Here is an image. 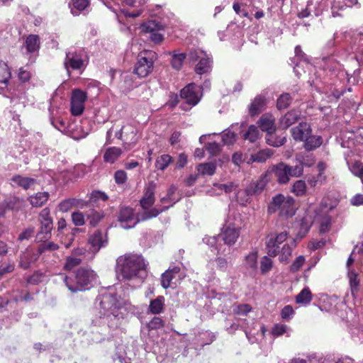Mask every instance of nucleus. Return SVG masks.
<instances>
[{"mask_svg":"<svg viewBox=\"0 0 363 363\" xmlns=\"http://www.w3.org/2000/svg\"><path fill=\"white\" fill-rule=\"evenodd\" d=\"M157 59L156 52L151 50H144L138 56V62L134 68V73L139 77H145L153 69V65Z\"/></svg>","mask_w":363,"mask_h":363,"instance_id":"39448f33","label":"nucleus"},{"mask_svg":"<svg viewBox=\"0 0 363 363\" xmlns=\"http://www.w3.org/2000/svg\"><path fill=\"white\" fill-rule=\"evenodd\" d=\"M267 182V174L262 175L258 180L250 182L245 189L247 196L258 195L264 189Z\"/></svg>","mask_w":363,"mask_h":363,"instance_id":"f3484780","label":"nucleus"},{"mask_svg":"<svg viewBox=\"0 0 363 363\" xmlns=\"http://www.w3.org/2000/svg\"><path fill=\"white\" fill-rule=\"evenodd\" d=\"M39 222L43 228H47L52 231L53 228L52 218L50 217V211L48 208H45L39 214Z\"/></svg>","mask_w":363,"mask_h":363,"instance_id":"393cba45","label":"nucleus"},{"mask_svg":"<svg viewBox=\"0 0 363 363\" xmlns=\"http://www.w3.org/2000/svg\"><path fill=\"white\" fill-rule=\"evenodd\" d=\"M164 321L160 317L155 316L147 324V328L149 330H157L164 326Z\"/></svg>","mask_w":363,"mask_h":363,"instance_id":"09e8293b","label":"nucleus"},{"mask_svg":"<svg viewBox=\"0 0 363 363\" xmlns=\"http://www.w3.org/2000/svg\"><path fill=\"white\" fill-rule=\"evenodd\" d=\"M72 220L76 226H82L85 223L84 216L79 211L72 213Z\"/></svg>","mask_w":363,"mask_h":363,"instance_id":"bf43d9fd","label":"nucleus"},{"mask_svg":"<svg viewBox=\"0 0 363 363\" xmlns=\"http://www.w3.org/2000/svg\"><path fill=\"white\" fill-rule=\"evenodd\" d=\"M106 242L107 240L106 237L103 236L102 232L101 230H96L88 239V243L90 245L89 250L93 253H96L105 245Z\"/></svg>","mask_w":363,"mask_h":363,"instance_id":"a211bd4d","label":"nucleus"},{"mask_svg":"<svg viewBox=\"0 0 363 363\" xmlns=\"http://www.w3.org/2000/svg\"><path fill=\"white\" fill-rule=\"evenodd\" d=\"M322 143V138L319 135H313L311 133L303 141V147L306 151H312L319 147Z\"/></svg>","mask_w":363,"mask_h":363,"instance_id":"b1692460","label":"nucleus"},{"mask_svg":"<svg viewBox=\"0 0 363 363\" xmlns=\"http://www.w3.org/2000/svg\"><path fill=\"white\" fill-rule=\"evenodd\" d=\"M48 192H38L29 197V201L32 206L38 208L42 206L49 199Z\"/></svg>","mask_w":363,"mask_h":363,"instance_id":"c85d7f7f","label":"nucleus"},{"mask_svg":"<svg viewBox=\"0 0 363 363\" xmlns=\"http://www.w3.org/2000/svg\"><path fill=\"white\" fill-rule=\"evenodd\" d=\"M87 99V94L81 89H76L72 91L71 97V113L73 116H80L84 111V103Z\"/></svg>","mask_w":363,"mask_h":363,"instance_id":"0eeeda50","label":"nucleus"},{"mask_svg":"<svg viewBox=\"0 0 363 363\" xmlns=\"http://www.w3.org/2000/svg\"><path fill=\"white\" fill-rule=\"evenodd\" d=\"M199 88L194 83L189 84L180 91V97L190 106L196 105L201 98L198 94Z\"/></svg>","mask_w":363,"mask_h":363,"instance_id":"ddd939ff","label":"nucleus"},{"mask_svg":"<svg viewBox=\"0 0 363 363\" xmlns=\"http://www.w3.org/2000/svg\"><path fill=\"white\" fill-rule=\"evenodd\" d=\"M348 277L352 292L357 291L359 285V281L357 279V274L353 271H350L348 273Z\"/></svg>","mask_w":363,"mask_h":363,"instance_id":"3c124183","label":"nucleus"},{"mask_svg":"<svg viewBox=\"0 0 363 363\" xmlns=\"http://www.w3.org/2000/svg\"><path fill=\"white\" fill-rule=\"evenodd\" d=\"M289 165L280 162L272 167L267 172V175H273L279 184H285L290 179Z\"/></svg>","mask_w":363,"mask_h":363,"instance_id":"9b49d317","label":"nucleus"},{"mask_svg":"<svg viewBox=\"0 0 363 363\" xmlns=\"http://www.w3.org/2000/svg\"><path fill=\"white\" fill-rule=\"evenodd\" d=\"M145 263L142 256L126 254L116 259V272L119 280H130L145 274Z\"/></svg>","mask_w":363,"mask_h":363,"instance_id":"f257e3e1","label":"nucleus"},{"mask_svg":"<svg viewBox=\"0 0 363 363\" xmlns=\"http://www.w3.org/2000/svg\"><path fill=\"white\" fill-rule=\"evenodd\" d=\"M122 151L119 147H109L106 150L104 155V160L106 162L113 163L119 157Z\"/></svg>","mask_w":363,"mask_h":363,"instance_id":"7c9ffc66","label":"nucleus"},{"mask_svg":"<svg viewBox=\"0 0 363 363\" xmlns=\"http://www.w3.org/2000/svg\"><path fill=\"white\" fill-rule=\"evenodd\" d=\"M305 259L303 256L298 257L292 263V264L290 267V269L291 272H295L299 270V269L303 266L304 264Z\"/></svg>","mask_w":363,"mask_h":363,"instance_id":"69168bd1","label":"nucleus"},{"mask_svg":"<svg viewBox=\"0 0 363 363\" xmlns=\"http://www.w3.org/2000/svg\"><path fill=\"white\" fill-rule=\"evenodd\" d=\"M352 173L356 177H363V164L359 161L354 162L350 167Z\"/></svg>","mask_w":363,"mask_h":363,"instance_id":"864d4df0","label":"nucleus"},{"mask_svg":"<svg viewBox=\"0 0 363 363\" xmlns=\"http://www.w3.org/2000/svg\"><path fill=\"white\" fill-rule=\"evenodd\" d=\"M164 297L159 296L156 298L151 300L149 306V311L152 314H160L164 308Z\"/></svg>","mask_w":363,"mask_h":363,"instance_id":"a878e982","label":"nucleus"},{"mask_svg":"<svg viewBox=\"0 0 363 363\" xmlns=\"http://www.w3.org/2000/svg\"><path fill=\"white\" fill-rule=\"evenodd\" d=\"M82 260L80 258L74 257H68L66 259L64 269L66 270H72L75 267L79 266L82 263Z\"/></svg>","mask_w":363,"mask_h":363,"instance_id":"de8ad7c7","label":"nucleus"},{"mask_svg":"<svg viewBox=\"0 0 363 363\" xmlns=\"http://www.w3.org/2000/svg\"><path fill=\"white\" fill-rule=\"evenodd\" d=\"M43 273L40 272H35L27 279V282L32 285H38L43 281Z\"/></svg>","mask_w":363,"mask_h":363,"instance_id":"5fc2aeb1","label":"nucleus"},{"mask_svg":"<svg viewBox=\"0 0 363 363\" xmlns=\"http://www.w3.org/2000/svg\"><path fill=\"white\" fill-rule=\"evenodd\" d=\"M287 233L281 232L276 236H271L266 240L267 253L270 257H276L280 252V245L286 241Z\"/></svg>","mask_w":363,"mask_h":363,"instance_id":"9d476101","label":"nucleus"},{"mask_svg":"<svg viewBox=\"0 0 363 363\" xmlns=\"http://www.w3.org/2000/svg\"><path fill=\"white\" fill-rule=\"evenodd\" d=\"M293 96L289 93L281 94L277 100V108L279 110L287 108L291 104Z\"/></svg>","mask_w":363,"mask_h":363,"instance_id":"72a5a7b5","label":"nucleus"},{"mask_svg":"<svg viewBox=\"0 0 363 363\" xmlns=\"http://www.w3.org/2000/svg\"><path fill=\"white\" fill-rule=\"evenodd\" d=\"M13 182L17 184L18 186H22L25 189H29L32 185L35 184V179L30 177H23L20 175H17L13 177Z\"/></svg>","mask_w":363,"mask_h":363,"instance_id":"4c0bfd02","label":"nucleus"},{"mask_svg":"<svg viewBox=\"0 0 363 363\" xmlns=\"http://www.w3.org/2000/svg\"><path fill=\"white\" fill-rule=\"evenodd\" d=\"M216 262L217 267L220 270L223 271V272L226 271V269L228 268V261L225 258L221 257H217L216 259Z\"/></svg>","mask_w":363,"mask_h":363,"instance_id":"774afa93","label":"nucleus"},{"mask_svg":"<svg viewBox=\"0 0 363 363\" xmlns=\"http://www.w3.org/2000/svg\"><path fill=\"white\" fill-rule=\"evenodd\" d=\"M312 299V294L308 287L304 288L296 296V301L297 303L308 304Z\"/></svg>","mask_w":363,"mask_h":363,"instance_id":"58836bf2","label":"nucleus"},{"mask_svg":"<svg viewBox=\"0 0 363 363\" xmlns=\"http://www.w3.org/2000/svg\"><path fill=\"white\" fill-rule=\"evenodd\" d=\"M141 30L145 33H150V40L156 44L162 43L164 40L163 35L158 33L159 30H164V27L155 21L144 23L141 26Z\"/></svg>","mask_w":363,"mask_h":363,"instance_id":"6e6552de","label":"nucleus"},{"mask_svg":"<svg viewBox=\"0 0 363 363\" xmlns=\"http://www.w3.org/2000/svg\"><path fill=\"white\" fill-rule=\"evenodd\" d=\"M50 236L51 230L47 228H43V227L40 225V230L36 235V240L38 242H43L48 240L50 238Z\"/></svg>","mask_w":363,"mask_h":363,"instance_id":"6e6d98bb","label":"nucleus"},{"mask_svg":"<svg viewBox=\"0 0 363 363\" xmlns=\"http://www.w3.org/2000/svg\"><path fill=\"white\" fill-rule=\"evenodd\" d=\"M11 76L8 65L3 61H0V83L6 84Z\"/></svg>","mask_w":363,"mask_h":363,"instance_id":"37998d69","label":"nucleus"},{"mask_svg":"<svg viewBox=\"0 0 363 363\" xmlns=\"http://www.w3.org/2000/svg\"><path fill=\"white\" fill-rule=\"evenodd\" d=\"M240 236V228L235 226L234 224L224 225L221 228L220 233L218 235L225 245H233Z\"/></svg>","mask_w":363,"mask_h":363,"instance_id":"f8f14e48","label":"nucleus"},{"mask_svg":"<svg viewBox=\"0 0 363 363\" xmlns=\"http://www.w3.org/2000/svg\"><path fill=\"white\" fill-rule=\"evenodd\" d=\"M206 55V53L202 50H193L189 52V53L188 55V57H189V61L194 62L197 60L199 61Z\"/></svg>","mask_w":363,"mask_h":363,"instance_id":"13d9d810","label":"nucleus"},{"mask_svg":"<svg viewBox=\"0 0 363 363\" xmlns=\"http://www.w3.org/2000/svg\"><path fill=\"white\" fill-rule=\"evenodd\" d=\"M251 307L248 304L238 305L233 308V312L238 315H246L251 311Z\"/></svg>","mask_w":363,"mask_h":363,"instance_id":"680f3d73","label":"nucleus"},{"mask_svg":"<svg viewBox=\"0 0 363 363\" xmlns=\"http://www.w3.org/2000/svg\"><path fill=\"white\" fill-rule=\"evenodd\" d=\"M180 271L181 268L179 266H174L173 267H170L167 269L161 275L162 286L165 289L172 287V281L176 277V275L178 274Z\"/></svg>","mask_w":363,"mask_h":363,"instance_id":"412c9836","label":"nucleus"},{"mask_svg":"<svg viewBox=\"0 0 363 363\" xmlns=\"http://www.w3.org/2000/svg\"><path fill=\"white\" fill-rule=\"evenodd\" d=\"M272 267V260L267 256H264L260 262V270L262 274H264L271 270Z\"/></svg>","mask_w":363,"mask_h":363,"instance_id":"8fccbe9b","label":"nucleus"},{"mask_svg":"<svg viewBox=\"0 0 363 363\" xmlns=\"http://www.w3.org/2000/svg\"><path fill=\"white\" fill-rule=\"evenodd\" d=\"M242 137L244 140H248L250 143H255L260 137L258 128L255 125H250Z\"/></svg>","mask_w":363,"mask_h":363,"instance_id":"f704fd0d","label":"nucleus"},{"mask_svg":"<svg viewBox=\"0 0 363 363\" xmlns=\"http://www.w3.org/2000/svg\"><path fill=\"white\" fill-rule=\"evenodd\" d=\"M259 127L267 134L274 133L277 130L275 118L271 114L262 115L257 122Z\"/></svg>","mask_w":363,"mask_h":363,"instance_id":"aec40b11","label":"nucleus"},{"mask_svg":"<svg viewBox=\"0 0 363 363\" xmlns=\"http://www.w3.org/2000/svg\"><path fill=\"white\" fill-rule=\"evenodd\" d=\"M293 138L296 141L303 142L308 135L312 133L311 125L306 122H301L291 129Z\"/></svg>","mask_w":363,"mask_h":363,"instance_id":"dca6fc26","label":"nucleus"},{"mask_svg":"<svg viewBox=\"0 0 363 363\" xmlns=\"http://www.w3.org/2000/svg\"><path fill=\"white\" fill-rule=\"evenodd\" d=\"M273 153L274 152L271 149H264L259 150L257 153L252 155L250 160L252 162H264L268 158H269L273 155Z\"/></svg>","mask_w":363,"mask_h":363,"instance_id":"2f4dec72","label":"nucleus"},{"mask_svg":"<svg viewBox=\"0 0 363 363\" xmlns=\"http://www.w3.org/2000/svg\"><path fill=\"white\" fill-rule=\"evenodd\" d=\"M86 217L89 225L92 227H95L104 217V214L94 209H89L86 212Z\"/></svg>","mask_w":363,"mask_h":363,"instance_id":"c756f323","label":"nucleus"},{"mask_svg":"<svg viewBox=\"0 0 363 363\" xmlns=\"http://www.w3.org/2000/svg\"><path fill=\"white\" fill-rule=\"evenodd\" d=\"M291 192L296 196H302L306 192V184L303 180H298L295 182L291 187Z\"/></svg>","mask_w":363,"mask_h":363,"instance_id":"79ce46f5","label":"nucleus"},{"mask_svg":"<svg viewBox=\"0 0 363 363\" xmlns=\"http://www.w3.org/2000/svg\"><path fill=\"white\" fill-rule=\"evenodd\" d=\"M266 98L262 95H257L250 104L248 110L252 116L259 115L266 107Z\"/></svg>","mask_w":363,"mask_h":363,"instance_id":"4be33fe9","label":"nucleus"},{"mask_svg":"<svg viewBox=\"0 0 363 363\" xmlns=\"http://www.w3.org/2000/svg\"><path fill=\"white\" fill-rule=\"evenodd\" d=\"M85 55L83 50L69 51L66 53L65 66L68 70L69 67L72 69H81L84 67Z\"/></svg>","mask_w":363,"mask_h":363,"instance_id":"1a4fd4ad","label":"nucleus"},{"mask_svg":"<svg viewBox=\"0 0 363 363\" xmlns=\"http://www.w3.org/2000/svg\"><path fill=\"white\" fill-rule=\"evenodd\" d=\"M155 189L156 184L153 181L149 182L145 187L144 195L140 201L141 207L145 211H150L149 208L155 203Z\"/></svg>","mask_w":363,"mask_h":363,"instance_id":"4468645a","label":"nucleus"},{"mask_svg":"<svg viewBox=\"0 0 363 363\" xmlns=\"http://www.w3.org/2000/svg\"><path fill=\"white\" fill-rule=\"evenodd\" d=\"M89 4V0H72L71 13L74 16H78L81 11L88 6Z\"/></svg>","mask_w":363,"mask_h":363,"instance_id":"e433bc0d","label":"nucleus"},{"mask_svg":"<svg viewBox=\"0 0 363 363\" xmlns=\"http://www.w3.org/2000/svg\"><path fill=\"white\" fill-rule=\"evenodd\" d=\"M286 141L285 134L281 135H275L274 133L267 134V143L271 146L280 147L283 145Z\"/></svg>","mask_w":363,"mask_h":363,"instance_id":"473e14b6","label":"nucleus"},{"mask_svg":"<svg viewBox=\"0 0 363 363\" xmlns=\"http://www.w3.org/2000/svg\"><path fill=\"white\" fill-rule=\"evenodd\" d=\"M63 281L72 293L89 290L96 284L97 274L89 267H80L74 272V277L62 275Z\"/></svg>","mask_w":363,"mask_h":363,"instance_id":"f03ea898","label":"nucleus"},{"mask_svg":"<svg viewBox=\"0 0 363 363\" xmlns=\"http://www.w3.org/2000/svg\"><path fill=\"white\" fill-rule=\"evenodd\" d=\"M124 132L123 147L126 150H130L137 143V129L132 125H127L121 128Z\"/></svg>","mask_w":363,"mask_h":363,"instance_id":"2eb2a0df","label":"nucleus"},{"mask_svg":"<svg viewBox=\"0 0 363 363\" xmlns=\"http://www.w3.org/2000/svg\"><path fill=\"white\" fill-rule=\"evenodd\" d=\"M279 211L281 216L291 217L295 214L296 207L294 198L278 194L272 197L268 206V213H274Z\"/></svg>","mask_w":363,"mask_h":363,"instance_id":"20e7f679","label":"nucleus"},{"mask_svg":"<svg viewBox=\"0 0 363 363\" xmlns=\"http://www.w3.org/2000/svg\"><path fill=\"white\" fill-rule=\"evenodd\" d=\"M172 158L169 155H162L157 157L155 162V167L159 170H164L172 162Z\"/></svg>","mask_w":363,"mask_h":363,"instance_id":"a19ab883","label":"nucleus"},{"mask_svg":"<svg viewBox=\"0 0 363 363\" xmlns=\"http://www.w3.org/2000/svg\"><path fill=\"white\" fill-rule=\"evenodd\" d=\"M289 176L291 177H298L303 174V165L301 164L296 165L294 167L289 166Z\"/></svg>","mask_w":363,"mask_h":363,"instance_id":"052dcab7","label":"nucleus"},{"mask_svg":"<svg viewBox=\"0 0 363 363\" xmlns=\"http://www.w3.org/2000/svg\"><path fill=\"white\" fill-rule=\"evenodd\" d=\"M169 207H163L161 209L152 208L150 211H145L139 216L135 217L134 210L130 207H122L118 213V220L122 228L129 229L133 228L140 221H145L157 216L161 212Z\"/></svg>","mask_w":363,"mask_h":363,"instance_id":"7ed1b4c3","label":"nucleus"},{"mask_svg":"<svg viewBox=\"0 0 363 363\" xmlns=\"http://www.w3.org/2000/svg\"><path fill=\"white\" fill-rule=\"evenodd\" d=\"M206 147L207 151L214 156L218 155L221 151V145L216 142L208 143Z\"/></svg>","mask_w":363,"mask_h":363,"instance_id":"4d7b16f0","label":"nucleus"},{"mask_svg":"<svg viewBox=\"0 0 363 363\" xmlns=\"http://www.w3.org/2000/svg\"><path fill=\"white\" fill-rule=\"evenodd\" d=\"M245 264L246 267L255 270L257 267V253L252 252L247 255L245 259Z\"/></svg>","mask_w":363,"mask_h":363,"instance_id":"49530a36","label":"nucleus"},{"mask_svg":"<svg viewBox=\"0 0 363 363\" xmlns=\"http://www.w3.org/2000/svg\"><path fill=\"white\" fill-rule=\"evenodd\" d=\"M14 270V264L11 263H4L0 265V279L4 275L11 273Z\"/></svg>","mask_w":363,"mask_h":363,"instance_id":"0e129e2a","label":"nucleus"},{"mask_svg":"<svg viewBox=\"0 0 363 363\" xmlns=\"http://www.w3.org/2000/svg\"><path fill=\"white\" fill-rule=\"evenodd\" d=\"M216 167V164L214 162H205L198 164L196 167V170L198 172V174L199 175L212 176L215 174Z\"/></svg>","mask_w":363,"mask_h":363,"instance_id":"bb28decb","label":"nucleus"},{"mask_svg":"<svg viewBox=\"0 0 363 363\" xmlns=\"http://www.w3.org/2000/svg\"><path fill=\"white\" fill-rule=\"evenodd\" d=\"M186 58V54L184 52L178 53L176 51L172 52L171 60L172 67L177 70L180 69Z\"/></svg>","mask_w":363,"mask_h":363,"instance_id":"c9c22d12","label":"nucleus"},{"mask_svg":"<svg viewBox=\"0 0 363 363\" xmlns=\"http://www.w3.org/2000/svg\"><path fill=\"white\" fill-rule=\"evenodd\" d=\"M40 38L38 35H29L25 41L24 46L28 52H34L40 48Z\"/></svg>","mask_w":363,"mask_h":363,"instance_id":"cd10ccee","label":"nucleus"},{"mask_svg":"<svg viewBox=\"0 0 363 363\" xmlns=\"http://www.w3.org/2000/svg\"><path fill=\"white\" fill-rule=\"evenodd\" d=\"M115 181L118 184H122L125 182L127 179V175L125 171L118 170L114 174Z\"/></svg>","mask_w":363,"mask_h":363,"instance_id":"338daca9","label":"nucleus"},{"mask_svg":"<svg viewBox=\"0 0 363 363\" xmlns=\"http://www.w3.org/2000/svg\"><path fill=\"white\" fill-rule=\"evenodd\" d=\"M35 233V228L30 227L26 228L24 231L19 234L18 240L19 241H23L24 240L30 239Z\"/></svg>","mask_w":363,"mask_h":363,"instance_id":"e2e57ef3","label":"nucleus"},{"mask_svg":"<svg viewBox=\"0 0 363 363\" xmlns=\"http://www.w3.org/2000/svg\"><path fill=\"white\" fill-rule=\"evenodd\" d=\"M301 118L300 111L296 109H291L286 112L279 119L280 127L283 129H287L299 121Z\"/></svg>","mask_w":363,"mask_h":363,"instance_id":"6ab92c4d","label":"nucleus"},{"mask_svg":"<svg viewBox=\"0 0 363 363\" xmlns=\"http://www.w3.org/2000/svg\"><path fill=\"white\" fill-rule=\"evenodd\" d=\"M212 59L206 55L196 65L195 72L200 75L210 73L212 69Z\"/></svg>","mask_w":363,"mask_h":363,"instance_id":"5701e85b","label":"nucleus"},{"mask_svg":"<svg viewBox=\"0 0 363 363\" xmlns=\"http://www.w3.org/2000/svg\"><path fill=\"white\" fill-rule=\"evenodd\" d=\"M223 145H230L237 140V135L230 129L225 130L221 135Z\"/></svg>","mask_w":363,"mask_h":363,"instance_id":"c03bdc74","label":"nucleus"},{"mask_svg":"<svg viewBox=\"0 0 363 363\" xmlns=\"http://www.w3.org/2000/svg\"><path fill=\"white\" fill-rule=\"evenodd\" d=\"M99 301V313L101 316L118 315L119 303L115 294L105 293L98 298Z\"/></svg>","mask_w":363,"mask_h":363,"instance_id":"423d86ee","label":"nucleus"},{"mask_svg":"<svg viewBox=\"0 0 363 363\" xmlns=\"http://www.w3.org/2000/svg\"><path fill=\"white\" fill-rule=\"evenodd\" d=\"M59 249V245L54 242H45L38 245V255H42L45 252H53Z\"/></svg>","mask_w":363,"mask_h":363,"instance_id":"ea45409f","label":"nucleus"},{"mask_svg":"<svg viewBox=\"0 0 363 363\" xmlns=\"http://www.w3.org/2000/svg\"><path fill=\"white\" fill-rule=\"evenodd\" d=\"M8 210L18 211L21 206V200L17 197H9L4 201Z\"/></svg>","mask_w":363,"mask_h":363,"instance_id":"a18cd8bd","label":"nucleus"},{"mask_svg":"<svg viewBox=\"0 0 363 363\" xmlns=\"http://www.w3.org/2000/svg\"><path fill=\"white\" fill-rule=\"evenodd\" d=\"M281 255L279 257V259L281 262H288L289 257L291 255L292 247L289 244H284L281 249L280 250Z\"/></svg>","mask_w":363,"mask_h":363,"instance_id":"603ef678","label":"nucleus"}]
</instances>
